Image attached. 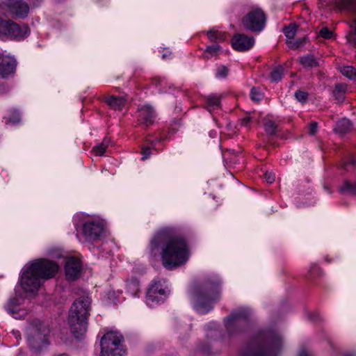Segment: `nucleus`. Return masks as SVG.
Returning a JSON list of instances; mask_svg holds the SVG:
<instances>
[{"mask_svg":"<svg viewBox=\"0 0 356 356\" xmlns=\"http://www.w3.org/2000/svg\"><path fill=\"white\" fill-rule=\"evenodd\" d=\"M2 3L16 17L23 18L28 15L29 7L22 0H2Z\"/></svg>","mask_w":356,"mask_h":356,"instance_id":"4468645a","label":"nucleus"},{"mask_svg":"<svg viewBox=\"0 0 356 356\" xmlns=\"http://www.w3.org/2000/svg\"><path fill=\"white\" fill-rule=\"evenodd\" d=\"M17 66L16 59L13 57H6L0 62V75L7 77L13 74Z\"/></svg>","mask_w":356,"mask_h":356,"instance_id":"a211bd4d","label":"nucleus"},{"mask_svg":"<svg viewBox=\"0 0 356 356\" xmlns=\"http://www.w3.org/2000/svg\"><path fill=\"white\" fill-rule=\"evenodd\" d=\"M170 56H171V51H170V49H165L163 50L162 58L163 60H167V59L170 58Z\"/></svg>","mask_w":356,"mask_h":356,"instance_id":"49530a36","label":"nucleus"},{"mask_svg":"<svg viewBox=\"0 0 356 356\" xmlns=\"http://www.w3.org/2000/svg\"><path fill=\"white\" fill-rule=\"evenodd\" d=\"M223 52L222 48L218 44L207 47L204 57L209 59L213 56H216Z\"/></svg>","mask_w":356,"mask_h":356,"instance_id":"393cba45","label":"nucleus"},{"mask_svg":"<svg viewBox=\"0 0 356 356\" xmlns=\"http://www.w3.org/2000/svg\"><path fill=\"white\" fill-rule=\"evenodd\" d=\"M232 44L233 48L237 51H247L254 46V39L244 34L236 33L232 40Z\"/></svg>","mask_w":356,"mask_h":356,"instance_id":"2eb2a0df","label":"nucleus"},{"mask_svg":"<svg viewBox=\"0 0 356 356\" xmlns=\"http://www.w3.org/2000/svg\"><path fill=\"white\" fill-rule=\"evenodd\" d=\"M124 350L123 348H115V350L101 353V356H124Z\"/></svg>","mask_w":356,"mask_h":356,"instance_id":"58836bf2","label":"nucleus"},{"mask_svg":"<svg viewBox=\"0 0 356 356\" xmlns=\"http://www.w3.org/2000/svg\"><path fill=\"white\" fill-rule=\"evenodd\" d=\"M298 356H309L308 351L305 349H302L300 350Z\"/></svg>","mask_w":356,"mask_h":356,"instance_id":"8fccbe9b","label":"nucleus"},{"mask_svg":"<svg viewBox=\"0 0 356 356\" xmlns=\"http://www.w3.org/2000/svg\"><path fill=\"white\" fill-rule=\"evenodd\" d=\"M20 121V115L19 113H15L12 117L9 118L8 123L15 124Z\"/></svg>","mask_w":356,"mask_h":356,"instance_id":"79ce46f5","label":"nucleus"},{"mask_svg":"<svg viewBox=\"0 0 356 356\" xmlns=\"http://www.w3.org/2000/svg\"><path fill=\"white\" fill-rule=\"evenodd\" d=\"M252 121V118L245 117L241 120V124L246 127L249 124V123Z\"/></svg>","mask_w":356,"mask_h":356,"instance_id":"de8ad7c7","label":"nucleus"},{"mask_svg":"<svg viewBox=\"0 0 356 356\" xmlns=\"http://www.w3.org/2000/svg\"><path fill=\"white\" fill-rule=\"evenodd\" d=\"M351 129V123L349 120L346 118L339 120L334 128V131L339 134L343 135Z\"/></svg>","mask_w":356,"mask_h":356,"instance_id":"b1692460","label":"nucleus"},{"mask_svg":"<svg viewBox=\"0 0 356 356\" xmlns=\"http://www.w3.org/2000/svg\"><path fill=\"white\" fill-rule=\"evenodd\" d=\"M282 338L277 334H268L265 337V343L250 350L246 356H278L282 351Z\"/></svg>","mask_w":356,"mask_h":356,"instance_id":"39448f33","label":"nucleus"},{"mask_svg":"<svg viewBox=\"0 0 356 356\" xmlns=\"http://www.w3.org/2000/svg\"><path fill=\"white\" fill-rule=\"evenodd\" d=\"M307 93L302 90H298L295 93L296 99L300 102H305L307 98Z\"/></svg>","mask_w":356,"mask_h":356,"instance_id":"ea45409f","label":"nucleus"},{"mask_svg":"<svg viewBox=\"0 0 356 356\" xmlns=\"http://www.w3.org/2000/svg\"><path fill=\"white\" fill-rule=\"evenodd\" d=\"M58 265L47 259H38L26 264L20 275V287L26 294H35L43 283L58 273Z\"/></svg>","mask_w":356,"mask_h":356,"instance_id":"f03ea898","label":"nucleus"},{"mask_svg":"<svg viewBox=\"0 0 356 356\" xmlns=\"http://www.w3.org/2000/svg\"><path fill=\"white\" fill-rule=\"evenodd\" d=\"M78 295H80V297L72 303L68 318L87 320L91 300L83 290L79 289Z\"/></svg>","mask_w":356,"mask_h":356,"instance_id":"6e6552de","label":"nucleus"},{"mask_svg":"<svg viewBox=\"0 0 356 356\" xmlns=\"http://www.w3.org/2000/svg\"><path fill=\"white\" fill-rule=\"evenodd\" d=\"M122 337L115 331L106 332L101 339V353H106L110 350H115V348H122L121 346Z\"/></svg>","mask_w":356,"mask_h":356,"instance_id":"f8f14e48","label":"nucleus"},{"mask_svg":"<svg viewBox=\"0 0 356 356\" xmlns=\"http://www.w3.org/2000/svg\"><path fill=\"white\" fill-rule=\"evenodd\" d=\"M341 191L348 194H356V184L352 185L348 182H346L341 187Z\"/></svg>","mask_w":356,"mask_h":356,"instance_id":"4c0bfd02","label":"nucleus"},{"mask_svg":"<svg viewBox=\"0 0 356 356\" xmlns=\"http://www.w3.org/2000/svg\"><path fill=\"white\" fill-rule=\"evenodd\" d=\"M250 313V312L245 308L240 309L233 313L225 321V326L227 330L231 333L236 331L239 327L246 322Z\"/></svg>","mask_w":356,"mask_h":356,"instance_id":"9b49d317","label":"nucleus"},{"mask_svg":"<svg viewBox=\"0 0 356 356\" xmlns=\"http://www.w3.org/2000/svg\"><path fill=\"white\" fill-rule=\"evenodd\" d=\"M220 281L218 278H209L201 284L193 286L190 296L194 309L200 314L210 311L213 303L218 299L220 292Z\"/></svg>","mask_w":356,"mask_h":356,"instance_id":"7ed1b4c3","label":"nucleus"},{"mask_svg":"<svg viewBox=\"0 0 356 356\" xmlns=\"http://www.w3.org/2000/svg\"><path fill=\"white\" fill-rule=\"evenodd\" d=\"M251 99L256 102H259L264 97L263 93L259 90V89L253 88L250 92Z\"/></svg>","mask_w":356,"mask_h":356,"instance_id":"f704fd0d","label":"nucleus"},{"mask_svg":"<svg viewBox=\"0 0 356 356\" xmlns=\"http://www.w3.org/2000/svg\"><path fill=\"white\" fill-rule=\"evenodd\" d=\"M300 62L305 67H315L318 65V60L312 55H308L300 58Z\"/></svg>","mask_w":356,"mask_h":356,"instance_id":"c85d7f7f","label":"nucleus"},{"mask_svg":"<svg viewBox=\"0 0 356 356\" xmlns=\"http://www.w3.org/2000/svg\"><path fill=\"white\" fill-rule=\"evenodd\" d=\"M126 288L127 292H129L132 296H137L140 291L139 282L136 280L128 281L126 284Z\"/></svg>","mask_w":356,"mask_h":356,"instance_id":"a878e982","label":"nucleus"},{"mask_svg":"<svg viewBox=\"0 0 356 356\" xmlns=\"http://www.w3.org/2000/svg\"><path fill=\"white\" fill-rule=\"evenodd\" d=\"M121 291H109L106 296L108 301L111 303L115 304L120 300V296H121Z\"/></svg>","mask_w":356,"mask_h":356,"instance_id":"473e14b6","label":"nucleus"},{"mask_svg":"<svg viewBox=\"0 0 356 356\" xmlns=\"http://www.w3.org/2000/svg\"><path fill=\"white\" fill-rule=\"evenodd\" d=\"M68 330L76 342H81L86 337L87 320L68 318Z\"/></svg>","mask_w":356,"mask_h":356,"instance_id":"ddd939ff","label":"nucleus"},{"mask_svg":"<svg viewBox=\"0 0 356 356\" xmlns=\"http://www.w3.org/2000/svg\"><path fill=\"white\" fill-rule=\"evenodd\" d=\"M318 124L316 122H313L310 124L309 132L311 135H314L317 131Z\"/></svg>","mask_w":356,"mask_h":356,"instance_id":"a18cd8bd","label":"nucleus"},{"mask_svg":"<svg viewBox=\"0 0 356 356\" xmlns=\"http://www.w3.org/2000/svg\"><path fill=\"white\" fill-rule=\"evenodd\" d=\"M228 72V68L225 65H221L217 68L216 76L218 79H224L227 77Z\"/></svg>","mask_w":356,"mask_h":356,"instance_id":"e433bc0d","label":"nucleus"},{"mask_svg":"<svg viewBox=\"0 0 356 356\" xmlns=\"http://www.w3.org/2000/svg\"><path fill=\"white\" fill-rule=\"evenodd\" d=\"M341 72L343 75L346 76L350 79H354L356 76V70L352 66L343 67Z\"/></svg>","mask_w":356,"mask_h":356,"instance_id":"72a5a7b5","label":"nucleus"},{"mask_svg":"<svg viewBox=\"0 0 356 356\" xmlns=\"http://www.w3.org/2000/svg\"><path fill=\"white\" fill-rule=\"evenodd\" d=\"M127 102V97L124 96L111 95L106 98V104L114 110L120 111L125 106Z\"/></svg>","mask_w":356,"mask_h":356,"instance_id":"412c9836","label":"nucleus"},{"mask_svg":"<svg viewBox=\"0 0 356 356\" xmlns=\"http://www.w3.org/2000/svg\"><path fill=\"white\" fill-rule=\"evenodd\" d=\"M308 317L313 321H316L318 319V314L316 312L309 313Z\"/></svg>","mask_w":356,"mask_h":356,"instance_id":"09e8293b","label":"nucleus"},{"mask_svg":"<svg viewBox=\"0 0 356 356\" xmlns=\"http://www.w3.org/2000/svg\"><path fill=\"white\" fill-rule=\"evenodd\" d=\"M266 17L259 8H253L242 19L243 26L253 32H259L264 29Z\"/></svg>","mask_w":356,"mask_h":356,"instance_id":"0eeeda50","label":"nucleus"},{"mask_svg":"<svg viewBox=\"0 0 356 356\" xmlns=\"http://www.w3.org/2000/svg\"><path fill=\"white\" fill-rule=\"evenodd\" d=\"M334 4L339 9H355L353 3L350 0H334Z\"/></svg>","mask_w":356,"mask_h":356,"instance_id":"c756f323","label":"nucleus"},{"mask_svg":"<svg viewBox=\"0 0 356 356\" xmlns=\"http://www.w3.org/2000/svg\"><path fill=\"white\" fill-rule=\"evenodd\" d=\"M149 248L152 256L161 254L163 265L169 270L185 264L190 256L186 241L172 227L161 229L151 240Z\"/></svg>","mask_w":356,"mask_h":356,"instance_id":"f257e3e1","label":"nucleus"},{"mask_svg":"<svg viewBox=\"0 0 356 356\" xmlns=\"http://www.w3.org/2000/svg\"><path fill=\"white\" fill-rule=\"evenodd\" d=\"M283 76V68L281 66L275 67L271 73L270 78L273 81H279L282 79Z\"/></svg>","mask_w":356,"mask_h":356,"instance_id":"2f4dec72","label":"nucleus"},{"mask_svg":"<svg viewBox=\"0 0 356 356\" xmlns=\"http://www.w3.org/2000/svg\"><path fill=\"white\" fill-rule=\"evenodd\" d=\"M48 330L40 326V327L31 326L27 329V340L29 346L35 350H40L47 346V334Z\"/></svg>","mask_w":356,"mask_h":356,"instance_id":"1a4fd4ad","label":"nucleus"},{"mask_svg":"<svg viewBox=\"0 0 356 356\" xmlns=\"http://www.w3.org/2000/svg\"><path fill=\"white\" fill-rule=\"evenodd\" d=\"M137 118L140 123L144 124L145 126H149L154 122L155 118L154 111L151 106L144 105L138 108Z\"/></svg>","mask_w":356,"mask_h":356,"instance_id":"f3484780","label":"nucleus"},{"mask_svg":"<svg viewBox=\"0 0 356 356\" xmlns=\"http://www.w3.org/2000/svg\"><path fill=\"white\" fill-rule=\"evenodd\" d=\"M150 149L149 147H144L142 150V160H145L149 158L150 155Z\"/></svg>","mask_w":356,"mask_h":356,"instance_id":"c03bdc74","label":"nucleus"},{"mask_svg":"<svg viewBox=\"0 0 356 356\" xmlns=\"http://www.w3.org/2000/svg\"><path fill=\"white\" fill-rule=\"evenodd\" d=\"M264 179L268 183L271 184L275 179V174L271 172H266L264 175Z\"/></svg>","mask_w":356,"mask_h":356,"instance_id":"37998d69","label":"nucleus"},{"mask_svg":"<svg viewBox=\"0 0 356 356\" xmlns=\"http://www.w3.org/2000/svg\"><path fill=\"white\" fill-rule=\"evenodd\" d=\"M11 23V20H3L0 19V38H8Z\"/></svg>","mask_w":356,"mask_h":356,"instance_id":"cd10ccee","label":"nucleus"},{"mask_svg":"<svg viewBox=\"0 0 356 356\" xmlns=\"http://www.w3.org/2000/svg\"><path fill=\"white\" fill-rule=\"evenodd\" d=\"M346 90V86L343 83L336 85L335 88L333 91V95L335 98L338 100H341L343 98V95Z\"/></svg>","mask_w":356,"mask_h":356,"instance_id":"7c9ffc66","label":"nucleus"},{"mask_svg":"<svg viewBox=\"0 0 356 356\" xmlns=\"http://www.w3.org/2000/svg\"><path fill=\"white\" fill-rule=\"evenodd\" d=\"M72 222L77 230L81 228L85 239L89 242L100 241L106 234V221L99 216L78 213Z\"/></svg>","mask_w":356,"mask_h":356,"instance_id":"20e7f679","label":"nucleus"},{"mask_svg":"<svg viewBox=\"0 0 356 356\" xmlns=\"http://www.w3.org/2000/svg\"><path fill=\"white\" fill-rule=\"evenodd\" d=\"M109 140L104 139L102 143L93 147L92 152L95 156H103L108 147Z\"/></svg>","mask_w":356,"mask_h":356,"instance_id":"bb28decb","label":"nucleus"},{"mask_svg":"<svg viewBox=\"0 0 356 356\" xmlns=\"http://www.w3.org/2000/svg\"><path fill=\"white\" fill-rule=\"evenodd\" d=\"M67 268V263L64 265V268L65 269Z\"/></svg>","mask_w":356,"mask_h":356,"instance_id":"864d4df0","label":"nucleus"},{"mask_svg":"<svg viewBox=\"0 0 356 356\" xmlns=\"http://www.w3.org/2000/svg\"><path fill=\"white\" fill-rule=\"evenodd\" d=\"M24 297L22 296L19 289L16 290V297L10 299L5 306L6 311L11 314L15 318L21 319L24 318L27 314V310L22 307Z\"/></svg>","mask_w":356,"mask_h":356,"instance_id":"9d476101","label":"nucleus"},{"mask_svg":"<svg viewBox=\"0 0 356 356\" xmlns=\"http://www.w3.org/2000/svg\"><path fill=\"white\" fill-rule=\"evenodd\" d=\"M264 127L266 131L270 135L275 134L277 130L276 124L271 120L266 122V123L264 124Z\"/></svg>","mask_w":356,"mask_h":356,"instance_id":"c9c22d12","label":"nucleus"},{"mask_svg":"<svg viewBox=\"0 0 356 356\" xmlns=\"http://www.w3.org/2000/svg\"><path fill=\"white\" fill-rule=\"evenodd\" d=\"M13 334L15 335L16 337H17V332H13Z\"/></svg>","mask_w":356,"mask_h":356,"instance_id":"603ef678","label":"nucleus"},{"mask_svg":"<svg viewBox=\"0 0 356 356\" xmlns=\"http://www.w3.org/2000/svg\"><path fill=\"white\" fill-rule=\"evenodd\" d=\"M169 293V284L165 280L154 281L147 292L145 303L148 307H155L163 302Z\"/></svg>","mask_w":356,"mask_h":356,"instance_id":"423d86ee","label":"nucleus"},{"mask_svg":"<svg viewBox=\"0 0 356 356\" xmlns=\"http://www.w3.org/2000/svg\"><path fill=\"white\" fill-rule=\"evenodd\" d=\"M207 36L211 42H221L226 40L227 35L225 32L219 31L216 28H213L207 32Z\"/></svg>","mask_w":356,"mask_h":356,"instance_id":"4be33fe9","label":"nucleus"},{"mask_svg":"<svg viewBox=\"0 0 356 356\" xmlns=\"http://www.w3.org/2000/svg\"><path fill=\"white\" fill-rule=\"evenodd\" d=\"M54 356H67V355H65V354H58V355H56Z\"/></svg>","mask_w":356,"mask_h":356,"instance_id":"3c124183","label":"nucleus"},{"mask_svg":"<svg viewBox=\"0 0 356 356\" xmlns=\"http://www.w3.org/2000/svg\"><path fill=\"white\" fill-rule=\"evenodd\" d=\"M82 262L77 257L68 254V282L77 280L82 272Z\"/></svg>","mask_w":356,"mask_h":356,"instance_id":"dca6fc26","label":"nucleus"},{"mask_svg":"<svg viewBox=\"0 0 356 356\" xmlns=\"http://www.w3.org/2000/svg\"><path fill=\"white\" fill-rule=\"evenodd\" d=\"M319 35L325 39H330L333 35V33L327 28L324 27L321 29Z\"/></svg>","mask_w":356,"mask_h":356,"instance_id":"a19ab883","label":"nucleus"},{"mask_svg":"<svg viewBox=\"0 0 356 356\" xmlns=\"http://www.w3.org/2000/svg\"><path fill=\"white\" fill-rule=\"evenodd\" d=\"M297 31L298 26L296 24H291L289 26H286L283 30L284 33L287 38V44L290 47H298L303 42L302 40H298L296 41L293 40L297 33Z\"/></svg>","mask_w":356,"mask_h":356,"instance_id":"aec40b11","label":"nucleus"},{"mask_svg":"<svg viewBox=\"0 0 356 356\" xmlns=\"http://www.w3.org/2000/svg\"><path fill=\"white\" fill-rule=\"evenodd\" d=\"M8 38L22 40L29 34V29L26 25L19 26L12 21Z\"/></svg>","mask_w":356,"mask_h":356,"instance_id":"6ab92c4d","label":"nucleus"},{"mask_svg":"<svg viewBox=\"0 0 356 356\" xmlns=\"http://www.w3.org/2000/svg\"><path fill=\"white\" fill-rule=\"evenodd\" d=\"M207 109L211 112L220 106V97L216 95H210L207 98Z\"/></svg>","mask_w":356,"mask_h":356,"instance_id":"5701e85b","label":"nucleus"}]
</instances>
